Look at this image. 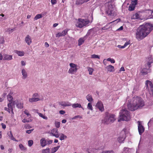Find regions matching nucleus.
Returning a JSON list of instances; mask_svg holds the SVG:
<instances>
[{
  "label": "nucleus",
  "mask_w": 153,
  "mask_h": 153,
  "mask_svg": "<svg viewBox=\"0 0 153 153\" xmlns=\"http://www.w3.org/2000/svg\"><path fill=\"white\" fill-rule=\"evenodd\" d=\"M153 29L152 24L147 23L140 26L136 33V37L138 40H141L147 36Z\"/></svg>",
  "instance_id": "1"
},
{
  "label": "nucleus",
  "mask_w": 153,
  "mask_h": 153,
  "mask_svg": "<svg viewBox=\"0 0 153 153\" xmlns=\"http://www.w3.org/2000/svg\"><path fill=\"white\" fill-rule=\"evenodd\" d=\"M145 105V102L141 98L135 96L128 100L127 106L129 110L133 111L142 108Z\"/></svg>",
  "instance_id": "2"
},
{
  "label": "nucleus",
  "mask_w": 153,
  "mask_h": 153,
  "mask_svg": "<svg viewBox=\"0 0 153 153\" xmlns=\"http://www.w3.org/2000/svg\"><path fill=\"white\" fill-rule=\"evenodd\" d=\"M120 117L118 119V121H128L131 119V116L129 112L126 109H123L120 112Z\"/></svg>",
  "instance_id": "3"
},
{
  "label": "nucleus",
  "mask_w": 153,
  "mask_h": 153,
  "mask_svg": "<svg viewBox=\"0 0 153 153\" xmlns=\"http://www.w3.org/2000/svg\"><path fill=\"white\" fill-rule=\"evenodd\" d=\"M146 85L149 90V92L146 93V98L149 100L153 99V83L151 81L147 80Z\"/></svg>",
  "instance_id": "4"
},
{
  "label": "nucleus",
  "mask_w": 153,
  "mask_h": 153,
  "mask_svg": "<svg viewBox=\"0 0 153 153\" xmlns=\"http://www.w3.org/2000/svg\"><path fill=\"white\" fill-rule=\"evenodd\" d=\"M90 23V21L89 19H79L76 26L77 27L82 28L84 27L87 26Z\"/></svg>",
  "instance_id": "5"
},
{
  "label": "nucleus",
  "mask_w": 153,
  "mask_h": 153,
  "mask_svg": "<svg viewBox=\"0 0 153 153\" xmlns=\"http://www.w3.org/2000/svg\"><path fill=\"white\" fill-rule=\"evenodd\" d=\"M115 116L113 114H109L102 120V122L105 124H111L115 120Z\"/></svg>",
  "instance_id": "6"
},
{
  "label": "nucleus",
  "mask_w": 153,
  "mask_h": 153,
  "mask_svg": "<svg viewBox=\"0 0 153 153\" xmlns=\"http://www.w3.org/2000/svg\"><path fill=\"white\" fill-rule=\"evenodd\" d=\"M128 131L126 128H124L121 131L120 136L118 138V140L119 143H123L126 137V134Z\"/></svg>",
  "instance_id": "7"
},
{
  "label": "nucleus",
  "mask_w": 153,
  "mask_h": 153,
  "mask_svg": "<svg viewBox=\"0 0 153 153\" xmlns=\"http://www.w3.org/2000/svg\"><path fill=\"white\" fill-rule=\"evenodd\" d=\"M106 12L108 16H114L116 15V13L114 10L113 6L111 5L108 6V9Z\"/></svg>",
  "instance_id": "8"
},
{
  "label": "nucleus",
  "mask_w": 153,
  "mask_h": 153,
  "mask_svg": "<svg viewBox=\"0 0 153 153\" xmlns=\"http://www.w3.org/2000/svg\"><path fill=\"white\" fill-rule=\"evenodd\" d=\"M145 65L146 67L153 66V58L152 56L150 55L146 58Z\"/></svg>",
  "instance_id": "9"
},
{
  "label": "nucleus",
  "mask_w": 153,
  "mask_h": 153,
  "mask_svg": "<svg viewBox=\"0 0 153 153\" xmlns=\"http://www.w3.org/2000/svg\"><path fill=\"white\" fill-rule=\"evenodd\" d=\"M137 3V0L132 1L128 7V10L131 11L133 10Z\"/></svg>",
  "instance_id": "10"
},
{
  "label": "nucleus",
  "mask_w": 153,
  "mask_h": 153,
  "mask_svg": "<svg viewBox=\"0 0 153 153\" xmlns=\"http://www.w3.org/2000/svg\"><path fill=\"white\" fill-rule=\"evenodd\" d=\"M117 20H114L112 22H111L110 23H107L105 26L103 27L102 28L101 30H103L104 32H105L107 31L108 30L110 29V28H111V25H109L114 22L116 21Z\"/></svg>",
  "instance_id": "11"
},
{
  "label": "nucleus",
  "mask_w": 153,
  "mask_h": 153,
  "mask_svg": "<svg viewBox=\"0 0 153 153\" xmlns=\"http://www.w3.org/2000/svg\"><path fill=\"white\" fill-rule=\"evenodd\" d=\"M50 134L53 136H54L56 138L59 137V135L58 134V129L56 128H54L51 130Z\"/></svg>",
  "instance_id": "12"
},
{
  "label": "nucleus",
  "mask_w": 153,
  "mask_h": 153,
  "mask_svg": "<svg viewBox=\"0 0 153 153\" xmlns=\"http://www.w3.org/2000/svg\"><path fill=\"white\" fill-rule=\"evenodd\" d=\"M96 107L98 108L101 111H103L104 109L102 102L101 101H98L97 103Z\"/></svg>",
  "instance_id": "13"
},
{
  "label": "nucleus",
  "mask_w": 153,
  "mask_h": 153,
  "mask_svg": "<svg viewBox=\"0 0 153 153\" xmlns=\"http://www.w3.org/2000/svg\"><path fill=\"white\" fill-rule=\"evenodd\" d=\"M44 100V98L43 97H36L35 98L33 97L32 98H29V101L30 102H36L39 101H42Z\"/></svg>",
  "instance_id": "14"
},
{
  "label": "nucleus",
  "mask_w": 153,
  "mask_h": 153,
  "mask_svg": "<svg viewBox=\"0 0 153 153\" xmlns=\"http://www.w3.org/2000/svg\"><path fill=\"white\" fill-rule=\"evenodd\" d=\"M141 73L143 75L147 74L150 72V69L149 68H141L140 69Z\"/></svg>",
  "instance_id": "15"
},
{
  "label": "nucleus",
  "mask_w": 153,
  "mask_h": 153,
  "mask_svg": "<svg viewBox=\"0 0 153 153\" xmlns=\"http://www.w3.org/2000/svg\"><path fill=\"white\" fill-rule=\"evenodd\" d=\"M138 130L140 134L141 135L144 132V127L141 125L140 122H138Z\"/></svg>",
  "instance_id": "16"
},
{
  "label": "nucleus",
  "mask_w": 153,
  "mask_h": 153,
  "mask_svg": "<svg viewBox=\"0 0 153 153\" xmlns=\"http://www.w3.org/2000/svg\"><path fill=\"white\" fill-rule=\"evenodd\" d=\"M68 30L65 29L62 32H59L56 34V37H59L61 36H64L66 35L68 33Z\"/></svg>",
  "instance_id": "17"
},
{
  "label": "nucleus",
  "mask_w": 153,
  "mask_h": 153,
  "mask_svg": "<svg viewBox=\"0 0 153 153\" xmlns=\"http://www.w3.org/2000/svg\"><path fill=\"white\" fill-rule=\"evenodd\" d=\"M3 60H10L12 59L13 56L7 54H4L3 55Z\"/></svg>",
  "instance_id": "18"
},
{
  "label": "nucleus",
  "mask_w": 153,
  "mask_h": 153,
  "mask_svg": "<svg viewBox=\"0 0 153 153\" xmlns=\"http://www.w3.org/2000/svg\"><path fill=\"white\" fill-rule=\"evenodd\" d=\"M40 146L44 147L47 145L46 140L45 138H42L40 140Z\"/></svg>",
  "instance_id": "19"
},
{
  "label": "nucleus",
  "mask_w": 153,
  "mask_h": 153,
  "mask_svg": "<svg viewBox=\"0 0 153 153\" xmlns=\"http://www.w3.org/2000/svg\"><path fill=\"white\" fill-rule=\"evenodd\" d=\"M59 104L64 107L69 106L71 105V104L68 101L61 102L59 103Z\"/></svg>",
  "instance_id": "20"
},
{
  "label": "nucleus",
  "mask_w": 153,
  "mask_h": 153,
  "mask_svg": "<svg viewBox=\"0 0 153 153\" xmlns=\"http://www.w3.org/2000/svg\"><path fill=\"white\" fill-rule=\"evenodd\" d=\"M25 41L28 45H30L31 44L32 40L30 37L29 35H27L25 37Z\"/></svg>",
  "instance_id": "21"
},
{
  "label": "nucleus",
  "mask_w": 153,
  "mask_h": 153,
  "mask_svg": "<svg viewBox=\"0 0 153 153\" xmlns=\"http://www.w3.org/2000/svg\"><path fill=\"white\" fill-rule=\"evenodd\" d=\"M22 78L23 79H26L27 77V71L24 69L22 70Z\"/></svg>",
  "instance_id": "22"
},
{
  "label": "nucleus",
  "mask_w": 153,
  "mask_h": 153,
  "mask_svg": "<svg viewBox=\"0 0 153 153\" xmlns=\"http://www.w3.org/2000/svg\"><path fill=\"white\" fill-rule=\"evenodd\" d=\"M77 69L76 68H70L69 70V73L71 74H74L77 71Z\"/></svg>",
  "instance_id": "23"
},
{
  "label": "nucleus",
  "mask_w": 153,
  "mask_h": 153,
  "mask_svg": "<svg viewBox=\"0 0 153 153\" xmlns=\"http://www.w3.org/2000/svg\"><path fill=\"white\" fill-rule=\"evenodd\" d=\"M140 18V16L139 14L137 13H136L132 15L131 17V19H138Z\"/></svg>",
  "instance_id": "24"
},
{
  "label": "nucleus",
  "mask_w": 153,
  "mask_h": 153,
  "mask_svg": "<svg viewBox=\"0 0 153 153\" xmlns=\"http://www.w3.org/2000/svg\"><path fill=\"white\" fill-rule=\"evenodd\" d=\"M73 108H82L83 110L84 108L82 107L80 103H74L71 104V105Z\"/></svg>",
  "instance_id": "25"
},
{
  "label": "nucleus",
  "mask_w": 153,
  "mask_h": 153,
  "mask_svg": "<svg viewBox=\"0 0 153 153\" xmlns=\"http://www.w3.org/2000/svg\"><path fill=\"white\" fill-rule=\"evenodd\" d=\"M14 52L15 53L17 54L19 56H23L24 55V53L23 51H19L18 50H15Z\"/></svg>",
  "instance_id": "26"
},
{
  "label": "nucleus",
  "mask_w": 153,
  "mask_h": 153,
  "mask_svg": "<svg viewBox=\"0 0 153 153\" xmlns=\"http://www.w3.org/2000/svg\"><path fill=\"white\" fill-rule=\"evenodd\" d=\"M7 134L9 138L12 140L13 141L18 142V141L16 140L13 137L11 131H10V132L7 133Z\"/></svg>",
  "instance_id": "27"
},
{
  "label": "nucleus",
  "mask_w": 153,
  "mask_h": 153,
  "mask_svg": "<svg viewBox=\"0 0 153 153\" xmlns=\"http://www.w3.org/2000/svg\"><path fill=\"white\" fill-rule=\"evenodd\" d=\"M59 134L60 136L59 138L60 140H64L67 138V136L64 135L63 133H61Z\"/></svg>",
  "instance_id": "28"
},
{
  "label": "nucleus",
  "mask_w": 153,
  "mask_h": 153,
  "mask_svg": "<svg viewBox=\"0 0 153 153\" xmlns=\"http://www.w3.org/2000/svg\"><path fill=\"white\" fill-rule=\"evenodd\" d=\"M85 41L84 38H80L78 40V45L80 46Z\"/></svg>",
  "instance_id": "29"
},
{
  "label": "nucleus",
  "mask_w": 153,
  "mask_h": 153,
  "mask_svg": "<svg viewBox=\"0 0 153 153\" xmlns=\"http://www.w3.org/2000/svg\"><path fill=\"white\" fill-rule=\"evenodd\" d=\"M86 98L88 101L90 102H92L93 101V99L91 95L88 94L86 96Z\"/></svg>",
  "instance_id": "30"
},
{
  "label": "nucleus",
  "mask_w": 153,
  "mask_h": 153,
  "mask_svg": "<svg viewBox=\"0 0 153 153\" xmlns=\"http://www.w3.org/2000/svg\"><path fill=\"white\" fill-rule=\"evenodd\" d=\"M60 146H59L56 147H54L53 148L51 149V153H54L56 152L59 149L60 147Z\"/></svg>",
  "instance_id": "31"
},
{
  "label": "nucleus",
  "mask_w": 153,
  "mask_h": 153,
  "mask_svg": "<svg viewBox=\"0 0 153 153\" xmlns=\"http://www.w3.org/2000/svg\"><path fill=\"white\" fill-rule=\"evenodd\" d=\"M7 98L9 102H13V97L10 94H9L7 95Z\"/></svg>",
  "instance_id": "32"
},
{
  "label": "nucleus",
  "mask_w": 153,
  "mask_h": 153,
  "mask_svg": "<svg viewBox=\"0 0 153 153\" xmlns=\"http://www.w3.org/2000/svg\"><path fill=\"white\" fill-rule=\"evenodd\" d=\"M13 102H9L7 104V107L10 110V111L12 112H13V108L12 106V103Z\"/></svg>",
  "instance_id": "33"
},
{
  "label": "nucleus",
  "mask_w": 153,
  "mask_h": 153,
  "mask_svg": "<svg viewBox=\"0 0 153 153\" xmlns=\"http://www.w3.org/2000/svg\"><path fill=\"white\" fill-rule=\"evenodd\" d=\"M37 113L38 114L39 117H42L43 119L47 120L48 119V118L47 117L45 116V115H43V114L37 112Z\"/></svg>",
  "instance_id": "34"
},
{
  "label": "nucleus",
  "mask_w": 153,
  "mask_h": 153,
  "mask_svg": "<svg viewBox=\"0 0 153 153\" xmlns=\"http://www.w3.org/2000/svg\"><path fill=\"white\" fill-rule=\"evenodd\" d=\"M23 104L19 102H18L16 104V107L18 108L21 109L23 108Z\"/></svg>",
  "instance_id": "35"
},
{
  "label": "nucleus",
  "mask_w": 153,
  "mask_h": 153,
  "mask_svg": "<svg viewBox=\"0 0 153 153\" xmlns=\"http://www.w3.org/2000/svg\"><path fill=\"white\" fill-rule=\"evenodd\" d=\"M42 17L41 14H38L36 15L34 18V20H36L39 19L41 18Z\"/></svg>",
  "instance_id": "36"
},
{
  "label": "nucleus",
  "mask_w": 153,
  "mask_h": 153,
  "mask_svg": "<svg viewBox=\"0 0 153 153\" xmlns=\"http://www.w3.org/2000/svg\"><path fill=\"white\" fill-rule=\"evenodd\" d=\"M42 153H49L50 152V149L48 148H47L45 149H43L42 150Z\"/></svg>",
  "instance_id": "37"
},
{
  "label": "nucleus",
  "mask_w": 153,
  "mask_h": 153,
  "mask_svg": "<svg viewBox=\"0 0 153 153\" xmlns=\"http://www.w3.org/2000/svg\"><path fill=\"white\" fill-rule=\"evenodd\" d=\"M24 114L27 115V117H28L29 118H30L31 117V115L27 110L26 109L24 111Z\"/></svg>",
  "instance_id": "38"
},
{
  "label": "nucleus",
  "mask_w": 153,
  "mask_h": 153,
  "mask_svg": "<svg viewBox=\"0 0 153 153\" xmlns=\"http://www.w3.org/2000/svg\"><path fill=\"white\" fill-rule=\"evenodd\" d=\"M153 13V10H147L146 12V14H148V15L147 14H146V15L147 16H148V17H149V16H150L152 15V14Z\"/></svg>",
  "instance_id": "39"
},
{
  "label": "nucleus",
  "mask_w": 153,
  "mask_h": 153,
  "mask_svg": "<svg viewBox=\"0 0 153 153\" xmlns=\"http://www.w3.org/2000/svg\"><path fill=\"white\" fill-rule=\"evenodd\" d=\"M87 108L88 109L91 111L93 110V108L92 106V104L91 102H89L88 103Z\"/></svg>",
  "instance_id": "40"
},
{
  "label": "nucleus",
  "mask_w": 153,
  "mask_h": 153,
  "mask_svg": "<svg viewBox=\"0 0 153 153\" xmlns=\"http://www.w3.org/2000/svg\"><path fill=\"white\" fill-rule=\"evenodd\" d=\"M84 3L83 0H76V4L77 5L81 4Z\"/></svg>",
  "instance_id": "41"
},
{
  "label": "nucleus",
  "mask_w": 153,
  "mask_h": 153,
  "mask_svg": "<svg viewBox=\"0 0 153 153\" xmlns=\"http://www.w3.org/2000/svg\"><path fill=\"white\" fill-rule=\"evenodd\" d=\"M88 71H89V74L90 75H92L94 69L91 68H88Z\"/></svg>",
  "instance_id": "42"
},
{
  "label": "nucleus",
  "mask_w": 153,
  "mask_h": 153,
  "mask_svg": "<svg viewBox=\"0 0 153 153\" xmlns=\"http://www.w3.org/2000/svg\"><path fill=\"white\" fill-rule=\"evenodd\" d=\"M129 149L128 148L125 147L124 148L123 151V153H128Z\"/></svg>",
  "instance_id": "43"
},
{
  "label": "nucleus",
  "mask_w": 153,
  "mask_h": 153,
  "mask_svg": "<svg viewBox=\"0 0 153 153\" xmlns=\"http://www.w3.org/2000/svg\"><path fill=\"white\" fill-rule=\"evenodd\" d=\"M91 58L95 59L98 58V59H100V56L96 54H93L91 56Z\"/></svg>",
  "instance_id": "44"
},
{
  "label": "nucleus",
  "mask_w": 153,
  "mask_h": 153,
  "mask_svg": "<svg viewBox=\"0 0 153 153\" xmlns=\"http://www.w3.org/2000/svg\"><path fill=\"white\" fill-rule=\"evenodd\" d=\"M47 145H49L53 143V140H50L49 139H46Z\"/></svg>",
  "instance_id": "45"
},
{
  "label": "nucleus",
  "mask_w": 153,
  "mask_h": 153,
  "mask_svg": "<svg viewBox=\"0 0 153 153\" xmlns=\"http://www.w3.org/2000/svg\"><path fill=\"white\" fill-rule=\"evenodd\" d=\"M107 70L109 72H113L114 71V68H106Z\"/></svg>",
  "instance_id": "46"
},
{
  "label": "nucleus",
  "mask_w": 153,
  "mask_h": 153,
  "mask_svg": "<svg viewBox=\"0 0 153 153\" xmlns=\"http://www.w3.org/2000/svg\"><path fill=\"white\" fill-rule=\"evenodd\" d=\"M19 148L22 150H26V148L22 144H20L19 145Z\"/></svg>",
  "instance_id": "47"
},
{
  "label": "nucleus",
  "mask_w": 153,
  "mask_h": 153,
  "mask_svg": "<svg viewBox=\"0 0 153 153\" xmlns=\"http://www.w3.org/2000/svg\"><path fill=\"white\" fill-rule=\"evenodd\" d=\"M88 153H97V150L96 149H93L90 152L88 151Z\"/></svg>",
  "instance_id": "48"
},
{
  "label": "nucleus",
  "mask_w": 153,
  "mask_h": 153,
  "mask_svg": "<svg viewBox=\"0 0 153 153\" xmlns=\"http://www.w3.org/2000/svg\"><path fill=\"white\" fill-rule=\"evenodd\" d=\"M107 61L110 62L111 63H114L115 62V60L113 59H111L110 58H108Z\"/></svg>",
  "instance_id": "49"
},
{
  "label": "nucleus",
  "mask_w": 153,
  "mask_h": 153,
  "mask_svg": "<svg viewBox=\"0 0 153 153\" xmlns=\"http://www.w3.org/2000/svg\"><path fill=\"white\" fill-rule=\"evenodd\" d=\"M28 145L29 146H31L33 143V142L32 140H29L28 142Z\"/></svg>",
  "instance_id": "50"
},
{
  "label": "nucleus",
  "mask_w": 153,
  "mask_h": 153,
  "mask_svg": "<svg viewBox=\"0 0 153 153\" xmlns=\"http://www.w3.org/2000/svg\"><path fill=\"white\" fill-rule=\"evenodd\" d=\"M82 117L80 115H77L74 116L72 118V120H74L77 118H79L80 119L82 118Z\"/></svg>",
  "instance_id": "51"
},
{
  "label": "nucleus",
  "mask_w": 153,
  "mask_h": 153,
  "mask_svg": "<svg viewBox=\"0 0 153 153\" xmlns=\"http://www.w3.org/2000/svg\"><path fill=\"white\" fill-rule=\"evenodd\" d=\"M33 97H34L35 98L36 97H40L39 94L37 93H35L34 94L32 95Z\"/></svg>",
  "instance_id": "52"
},
{
  "label": "nucleus",
  "mask_w": 153,
  "mask_h": 153,
  "mask_svg": "<svg viewBox=\"0 0 153 153\" xmlns=\"http://www.w3.org/2000/svg\"><path fill=\"white\" fill-rule=\"evenodd\" d=\"M31 121V120L30 119L27 120L25 119H24L22 120V122L24 123H28Z\"/></svg>",
  "instance_id": "53"
},
{
  "label": "nucleus",
  "mask_w": 153,
  "mask_h": 153,
  "mask_svg": "<svg viewBox=\"0 0 153 153\" xmlns=\"http://www.w3.org/2000/svg\"><path fill=\"white\" fill-rule=\"evenodd\" d=\"M55 126L57 128H59L60 127V122H56Z\"/></svg>",
  "instance_id": "54"
},
{
  "label": "nucleus",
  "mask_w": 153,
  "mask_h": 153,
  "mask_svg": "<svg viewBox=\"0 0 153 153\" xmlns=\"http://www.w3.org/2000/svg\"><path fill=\"white\" fill-rule=\"evenodd\" d=\"M4 42V40L3 37L1 38L0 39V43L1 44H3Z\"/></svg>",
  "instance_id": "55"
},
{
  "label": "nucleus",
  "mask_w": 153,
  "mask_h": 153,
  "mask_svg": "<svg viewBox=\"0 0 153 153\" xmlns=\"http://www.w3.org/2000/svg\"><path fill=\"white\" fill-rule=\"evenodd\" d=\"M51 2L53 5L57 3L56 0H51Z\"/></svg>",
  "instance_id": "56"
},
{
  "label": "nucleus",
  "mask_w": 153,
  "mask_h": 153,
  "mask_svg": "<svg viewBox=\"0 0 153 153\" xmlns=\"http://www.w3.org/2000/svg\"><path fill=\"white\" fill-rule=\"evenodd\" d=\"M130 44V42L129 41L126 42L124 45H123L124 47L125 48L126 46L128 45H129Z\"/></svg>",
  "instance_id": "57"
},
{
  "label": "nucleus",
  "mask_w": 153,
  "mask_h": 153,
  "mask_svg": "<svg viewBox=\"0 0 153 153\" xmlns=\"http://www.w3.org/2000/svg\"><path fill=\"white\" fill-rule=\"evenodd\" d=\"M33 129H31V130H27L26 131V133H27L28 134H30L31 132L32 131H33Z\"/></svg>",
  "instance_id": "58"
},
{
  "label": "nucleus",
  "mask_w": 153,
  "mask_h": 153,
  "mask_svg": "<svg viewBox=\"0 0 153 153\" xmlns=\"http://www.w3.org/2000/svg\"><path fill=\"white\" fill-rule=\"evenodd\" d=\"M59 113L61 114H64L65 113V112L63 110H60L59 111Z\"/></svg>",
  "instance_id": "59"
},
{
  "label": "nucleus",
  "mask_w": 153,
  "mask_h": 153,
  "mask_svg": "<svg viewBox=\"0 0 153 153\" xmlns=\"http://www.w3.org/2000/svg\"><path fill=\"white\" fill-rule=\"evenodd\" d=\"M4 109L5 110L7 111L9 113H10V110L8 108L5 107L4 108Z\"/></svg>",
  "instance_id": "60"
},
{
  "label": "nucleus",
  "mask_w": 153,
  "mask_h": 153,
  "mask_svg": "<svg viewBox=\"0 0 153 153\" xmlns=\"http://www.w3.org/2000/svg\"><path fill=\"white\" fill-rule=\"evenodd\" d=\"M70 67H76V65L73 63L70 64Z\"/></svg>",
  "instance_id": "61"
},
{
  "label": "nucleus",
  "mask_w": 153,
  "mask_h": 153,
  "mask_svg": "<svg viewBox=\"0 0 153 153\" xmlns=\"http://www.w3.org/2000/svg\"><path fill=\"white\" fill-rule=\"evenodd\" d=\"M14 29H11L10 28H9L7 29V32H12L13 30H14Z\"/></svg>",
  "instance_id": "62"
},
{
  "label": "nucleus",
  "mask_w": 153,
  "mask_h": 153,
  "mask_svg": "<svg viewBox=\"0 0 153 153\" xmlns=\"http://www.w3.org/2000/svg\"><path fill=\"white\" fill-rule=\"evenodd\" d=\"M21 63L22 66H25L26 64L25 62L24 61H22L21 62Z\"/></svg>",
  "instance_id": "63"
},
{
  "label": "nucleus",
  "mask_w": 153,
  "mask_h": 153,
  "mask_svg": "<svg viewBox=\"0 0 153 153\" xmlns=\"http://www.w3.org/2000/svg\"><path fill=\"white\" fill-rule=\"evenodd\" d=\"M1 125L2 126V127L4 129H5L6 128V126L5 124L3 123H2L1 124Z\"/></svg>",
  "instance_id": "64"
}]
</instances>
